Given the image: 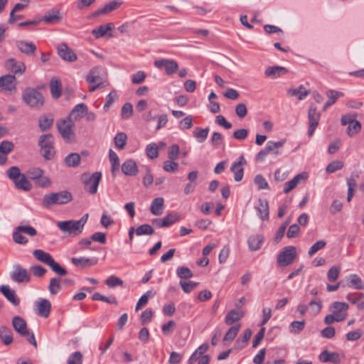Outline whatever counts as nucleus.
Returning <instances> with one entry per match:
<instances>
[{
  "mask_svg": "<svg viewBox=\"0 0 364 364\" xmlns=\"http://www.w3.org/2000/svg\"><path fill=\"white\" fill-rule=\"evenodd\" d=\"M33 255L37 260L49 266L51 269L59 276H64L67 274V270L55 262L49 253L43 250H35L33 252Z\"/></svg>",
  "mask_w": 364,
  "mask_h": 364,
  "instance_id": "nucleus-1",
  "label": "nucleus"
},
{
  "mask_svg": "<svg viewBox=\"0 0 364 364\" xmlns=\"http://www.w3.org/2000/svg\"><path fill=\"white\" fill-rule=\"evenodd\" d=\"M71 115L65 119H61L57 122V127L62 138L66 143H73L75 141L74 122L70 119Z\"/></svg>",
  "mask_w": 364,
  "mask_h": 364,
  "instance_id": "nucleus-2",
  "label": "nucleus"
},
{
  "mask_svg": "<svg viewBox=\"0 0 364 364\" xmlns=\"http://www.w3.org/2000/svg\"><path fill=\"white\" fill-rule=\"evenodd\" d=\"M23 102L30 107L39 109L44 105V97L38 89L27 87L22 93Z\"/></svg>",
  "mask_w": 364,
  "mask_h": 364,
  "instance_id": "nucleus-3",
  "label": "nucleus"
},
{
  "mask_svg": "<svg viewBox=\"0 0 364 364\" xmlns=\"http://www.w3.org/2000/svg\"><path fill=\"white\" fill-rule=\"evenodd\" d=\"M8 177L13 181L17 189L28 191L31 189L32 185L26 178L25 174L21 173L17 166H11L7 171Z\"/></svg>",
  "mask_w": 364,
  "mask_h": 364,
  "instance_id": "nucleus-4",
  "label": "nucleus"
},
{
  "mask_svg": "<svg viewBox=\"0 0 364 364\" xmlns=\"http://www.w3.org/2000/svg\"><path fill=\"white\" fill-rule=\"evenodd\" d=\"M73 199L71 193L68 191H62L58 193L46 194L43 198V205L49 208L53 205H63L69 203Z\"/></svg>",
  "mask_w": 364,
  "mask_h": 364,
  "instance_id": "nucleus-5",
  "label": "nucleus"
},
{
  "mask_svg": "<svg viewBox=\"0 0 364 364\" xmlns=\"http://www.w3.org/2000/svg\"><path fill=\"white\" fill-rule=\"evenodd\" d=\"M89 214H85L79 220H67L58 223V227L64 232L69 234L81 232L82 228L87 222Z\"/></svg>",
  "mask_w": 364,
  "mask_h": 364,
  "instance_id": "nucleus-6",
  "label": "nucleus"
},
{
  "mask_svg": "<svg viewBox=\"0 0 364 364\" xmlns=\"http://www.w3.org/2000/svg\"><path fill=\"white\" fill-rule=\"evenodd\" d=\"M326 95L328 97V100L322 104L321 107L316 105L311 106L309 114H320L321 112H325L328 107L334 104L340 97L343 95L341 92L333 90H327Z\"/></svg>",
  "mask_w": 364,
  "mask_h": 364,
  "instance_id": "nucleus-7",
  "label": "nucleus"
},
{
  "mask_svg": "<svg viewBox=\"0 0 364 364\" xmlns=\"http://www.w3.org/2000/svg\"><path fill=\"white\" fill-rule=\"evenodd\" d=\"M285 142V139L278 141H268L265 147L257 153L256 160L258 161H263L265 157L269 154H273L276 156L279 154L278 149L283 146Z\"/></svg>",
  "mask_w": 364,
  "mask_h": 364,
  "instance_id": "nucleus-8",
  "label": "nucleus"
},
{
  "mask_svg": "<svg viewBox=\"0 0 364 364\" xmlns=\"http://www.w3.org/2000/svg\"><path fill=\"white\" fill-rule=\"evenodd\" d=\"M11 279L17 284H28L31 281V275L26 268L20 264H15L10 272Z\"/></svg>",
  "mask_w": 364,
  "mask_h": 364,
  "instance_id": "nucleus-9",
  "label": "nucleus"
},
{
  "mask_svg": "<svg viewBox=\"0 0 364 364\" xmlns=\"http://www.w3.org/2000/svg\"><path fill=\"white\" fill-rule=\"evenodd\" d=\"M296 257V249L294 246L285 247L277 256V263L281 267L291 264Z\"/></svg>",
  "mask_w": 364,
  "mask_h": 364,
  "instance_id": "nucleus-10",
  "label": "nucleus"
},
{
  "mask_svg": "<svg viewBox=\"0 0 364 364\" xmlns=\"http://www.w3.org/2000/svg\"><path fill=\"white\" fill-rule=\"evenodd\" d=\"M156 68L164 69L167 75H171L176 73L178 69V63L172 59L161 58L156 60L154 63Z\"/></svg>",
  "mask_w": 364,
  "mask_h": 364,
  "instance_id": "nucleus-11",
  "label": "nucleus"
},
{
  "mask_svg": "<svg viewBox=\"0 0 364 364\" xmlns=\"http://www.w3.org/2000/svg\"><path fill=\"white\" fill-rule=\"evenodd\" d=\"M114 28V25L113 23H108L106 24H102L99 27L92 29V35L95 36V38H113L114 35L112 33V31Z\"/></svg>",
  "mask_w": 364,
  "mask_h": 364,
  "instance_id": "nucleus-12",
  "label": "nucleus"
},
{
  "mask_svg": "<svg viewBox=\"0 0 364 364\" xmlns=\"http://www.w3.org/2000/svg\"><path fill=\"white\" fill-rule=\"evenodd\" d=\"M341 124L343 125L348 124V134L350 136L357 134L361 129L360 122L355 120V119L352 117V115H343L341 119Z\"/></svg>",
  "mask_w": 364,
  "mask_h": 364,
  "instance_id": "nucleus-13",
  "label": "nucleus"
},
{
  "mask_svg": "<svg viewBox=\"0 0 364 364\" xmlns=\"http://www.w3.org/2000/svg\"><path fill=\"white\" fill-rule=\"evenodd\" d=\"M247 161L243 155L240 156L239 161L234 162L231 167L230 171L234 173V179L235 181L239 182L242 181L244 175L243 165L246 164Z\"/></svg>",
  "mask_w": 364,
  "mask_h": 364,
  "instance_id": "nucleus-14",
  "label": "nucleus"
},
{
  "mask_svg": "<svg viewBox=\"0 0 364 364\" xmlns=\"http://www.w3.org/2000/svg\"><path fill=\"white\" fill-rule=\"evenodd\" d=\"M57 50L59 56L63 60L68 62H74L77 60L76 55L65 43L58 44Z\"/></svg>",
  "mask_w": 364,
  "mask_h": 364,
  "instance_id": "nucleus-15",
  "label": "nucleus"
},
{
  "mask_svg": "<svg viewBox=\"0 0 364 364\" xmlns=\"http://www.w3.org/2000/svg\"><path fill=\"white\" fill-rule=\"evenodd\" d=\"M16 46L18 49L28 56H34L37 50L36 46L32 42L26 41H17Z\"/></svg>",
  "mask_w": 364,
  "mask_h": 364,
  "instance_id": "nucleus-16",
  "label": "nucleus"
},
{
  "mask_svg": "<svg viewBox=\"0 0 364 364\" xmlns=\"http://www.w3.org/2000/svg\"><path fill=\"white\" fill-rule=\"evenodd\" d=\"M12 326L14 330L21 336H27L28 331L27 329V323L26 321L18 316H15L12 318Z\"/></svg>",
  "mask_w": 364,
  "mask_h": 364,
  "instance_id": "nucleus-17",
  "label": "nucleus"
},
{
  "mask_svg": "<svg viewBox=\"0 0 364 364\" xmlns=\"http://www.w3.org/2000/svg\"><path fill=\"white\" fill-rule=\"evenodd\" d=\"M37 314L43 318H48L51 310V304L46 299H40L36 304Z\"/></svg>",
  "mask_w": 364,
  "mask_h": 364,
  "instance_id": "nucleus-18",
  "label": "nucleus"
},
{
  "mask_svg": "<svg viewBox=\"0 0 364 364\" xmlns=\"http://www.w3.org/2000/svg\"><path fill=\"white\" fill-rule=\"evenodd\" d=\"M307 178L308 174L306 172H302L297 174L291 180L285 183L283 192L284 193H289L291 190L296 187L301 181H305Z\"/></svg>",
  "mask_w": 364,
  "mask_h": 364,
  "instance_id": "nucleus-19",
  "label": "nucleus"
},
{
  "mask_svg": "<svg viewBox=\"0 0 364 364\" xmlns=\"http://www.w3.org/2000/svg\"><path fill=\"white\" fill-rule=\"evenodd\" d=\"M0 292L6 297V299L10 301L14 306H18L20 304V299L16 296L15 291L11 289L9 286L1 285L0 286Z\"/></svg>",
  "mask_w": 364,
  "mask_h": 364,
  "instance_id": "nucleus-20",
  "label": "nucleus"
},
{
  "mask_svg": "<svg viewBox=\"0 0 364 364\" xmlns=\"http://www.w3.org/2000/svg\"><path fill=\"white\" fill-rule=\"evenodd\" d=\"M348 304L344 302L335 301L330 306V311L333 314L343 317V320L347 316V310Z\"/></svg>",
  "mask_w": 364,
  "mask_h": 364,
  "instance_id": "nucleus-21",
  "label": "nucleus"
},
{
  "mask_svg": "<svg viewBox=\"0 0 364 364\" xmlns=\"http://www.w3.org/2000/svg\"><path fill=\"white\" fill-rule=\"evenodd\" d=\"M14 148L13 142L9 141H2L0 143V165H4L7 161V155Z\"/></svg>",
  "mask_w": 364,
  "mask_h": 364,
  "instance_id": "nucleus-22",
  "label": "nucleus"
},
{
  "mask_svg": "<svg viewBox=\"0 0 364 364\" xmlns=\"http://www.w3.org/2000/svg\"><path fill=\"white\" fill-rule=\"evenodd\" d=\"M5 66L7 70H10L11 72L15 74H22L26 70V66L23 63L17 62L14 58H10L7 60L5 63Z\"/></svg>",
  "mask_w": 364,
  "mask_h": 364,
  "instance_id": "nucleus-23",
  "label": "nucleus"
},
{
  "mask_svg": "<svg viewBox=\"0 0 364 364\" xmlns=\"http://www.w3.org/2000/svg\"><path fill=\"white\" fill-rule=\"evenodd\" d=\"M264 241V237L263 235L257 234L252 235L249 237L247 240V244L250 250L251 251H257L261 248L262 244Z\"/></svg>",
  "mask_w": 364,
  "mask_h": 364,
  "instance_id": "nucleus-24",
  "label": "nucleus"
},
{
  "mask_svg": "<svg viewBox=\"0 0 364 364\" xmlns=\"http://www.w3.org/2000/svg\"><path fill=\"white\" fill-rule=\"evenodd\" d=\"M288 73V70L282 66H271L268 67L265 72V76L271 77L272 79H276L277 77H279L282 75H284Z\"/></svg>",
  "mask_w": 364,
  "mask_h": 364,
  "instance_id": "nucleus-25",
  "label": "nucleus"
},
{
  "mask_svg": "<svg viewBox=\"0 0 364 364\" xmlns=\"http://www.w3.org/2000/svg\"><path fill=\"white\" fill-rule=\"evenodd\" d=\"M318 359L321 362H331L333 363V364H338L341 362V358L338 353L330 352L327 350H323L318 355Z\"/></svg>",
  "mask_w": 364,
  "mask_h": 364,
  "instance_id": "nucleus-26",
  "label": "nucleus"
},
{
  "mask_svg": "<svg viewBox=\"0 0 364 364\" xmlns=\"http://www.w3.org/2000/svg\"><path fill=\"white\" fill-rule=\"evenodd\" d=\"M258 216L262 220L269 219V204L266 199L259 198L258 200V205L256 206Z\"/></svg>",
  "mask_w": 364,
  "mask_h": 364,
  "instance_id": "nucleus-27",
  "label": "nucleus"
},
{
  "mask_svg": "<svg viewBox=\"0 0 364 364\" xmlns=\"http://www.w3.org/2000/svg\"><path fill=\"white\" fill-rule=\"evenodd\" d=\"M122 171L127 176H135L138 173V168L135 161L133 159H128L125 161L122 165Z\"/></svg>",
  "mask_w": 364,
  "mask_h": 364,
  "instance_id": "nucleus-28",
  "label": "nucleus"
},
{
  "mask_svg": "<svg viewBox=\"0 0 364 364\" xmlns=\"http://www.w3.org/2000/svg\"><path fill=\"white\" fill-rule=\"evenodd\" d=\"M121 4V0H113L106 4L103 8L92 13V16H98L102 14H108L117 9Z\"/></svg>",
  "mask_w": 364,
  "mask_h": 364,
  "instance_id": "nucleus-29",
  "label": "nucleus"
},
{
  "mask_svg": "<svg viewBox=\"0 0 364 364\" xmlns=\"http://www.w3.org/2000/svg\"><path fill=\"white\" fill-rule=\"evenodd\" d=\"M309 91L307 90L302 85L296 87L289 88L287 90V94L290 97H295L297 100H301L304 99L309 94Z\"/></svg>",
  "mask_w": 364,
  "mask_h": 364,
  "instance_id": "nucleus-30",
  "label": "nucleus"
},
{
  "mask_svg": "<svg viewBox=\"0 0 364 364\" xmlns=\"http://www.w3.org/2000/svg\"><path fill=\"white\" fill-rule=\"evenodd\" d=\"M50 94L53 99H58L61 95L62 85L59 79L56 77L51 78L50 81Z\"/></svg>",
  "mask_w": 364,
  "mask_h": 364,
  "instance_id": "nucleus-31",
  "label": "nucleus"
},
{
  "mask_svg": "<svg viewBox=\"0 0 364 364\" xmlns=\"http://www.w3.org/2000/svg\"><path fill=\"white\" fill-rule=\"evenodd\" d=\"M164 200L161 197L154 198L150 207V211L154 215H161L163 213Z\"/></svg>",
  "mask_w": 364,
  "mask_h": 364,
  "instance_id": "nucleus-32",
  "label": "nucleus"
},
{
  "mask_svg": "<svg viewBox=\"0 0 364 364\" xmlns=\"http://www.w3.org/2000/svg\"><path fill=\"white\" fill-rule=\"evenodd\" d=\"M0 338L5 346H9L13 343V333L9 327L6 326H0Z\"/></svg>",
  "mask_w": 364,
  "mask_h": 364,
  "instance_id": "nucleus-33",
  "label": "nucleus"
},
{
  "mask_svg": "<svg viewBox=\"0 0 364 364\" xmlns=\"http://www.w3.org/2000/svg\"><path fill=\"white\" fill-rule=\"evenodd\" d=\"M101 70L102 72L101 75L99 76L94 75V72L92 71V92L107 85L105 71L102 68H101Z\"/></svg>",
  "mask_w": 364,
  "mask_h": 364,
  "instance_id": "nucleus-34",
  "label": "nucleus"
},
{
  "mask_svg": "<svg viewBox=\"0 0 364 364\" xmlns=\"http://www.w3.org/2000/svg\"><path fill=\"white\" fill-rule=\"evenodd\" d=\"M244 316V314L242 311L239 309H232L230 310L225 316V323L227 325H232L235 322L240 320Z\"/></svg>",
  "mask_w": 364,
  "mask_h": 364,
  "instance_id": "nucleus-35",
  "label": "nucleus"
},
{
  "mask_svg": "<svg viewBox=\"0 0 364 364\" xmlns=\"http://www.w3.org/2000/svg\"><path fill=\"white\" fill-rule=\"evenodd\" d=\"M62 279L60 277H53L50 279L48 291L50 294L55 295L62 289Z\"/></svg>",
  "mask_w": 364,
  "mask_h": 364,
  "instance_id": "nucleus-36",
  "label": "nucleus"
},
{
  "mask_svg": "<svg viewBox=\"0 0 364 364\" xmlns=\"http://www.w3.org/2000/svg\"><path fill=\"white\" fill-rule=\"evenodd\" d=\"M15 77L14 75H7L0 77V86L6 90L11 91L15 88L14 85Z\"/></svg>",
  "mask_w": 364,
  "mask_h": 364,
  "instance_id": "nucleus-37",
  "label": "nucleus"
},
{
  "mask_svg": "<svg viewBox=\"0 0 364 364\" xmlns=\"http://www.w3.org/2000/svg\"><path fill=\"white\" fill-rule=\"evenodd\" d=\"M53 136L50 134H44L40 136L38 145L41 149L54 148Z\"/></svg>",
  "mask_w": 364,
  "mask_h": 364,
  "instance_id": "nucleus-38",
  "label": "nucleus"
},
{
  "mask_svg": "<svg viewBox=\"0 0 364 364\" xmlns=\"http://www.w3.org/2000/svg\"><path fill=\"white\" fill-rule=\"evenodd\" d=\"M80 156L77 153H71L64 159V162L68 167H77L80 163Z\"/></svg>",
  "mask_w": 364,
  "mask_h": 364,
  "instance_id": "nucleus-39",
  "label": "nucleus"
},
{
  "mask_svg": "<svg viewBox=\"0 0 364 364\" xmlns=\"http://www.w3.org/2000/svg\"><path fill=\"white\" fill-rule=\"evenodd\" d=\"M109 159L111 163V173L114 176L115 172L118 171L120 166L119 159L117 154L112 149L109 151Z\"/></svg>",
  "mask_w": 364,
  "mask_h": 364,
  "instance_id": "nucleus-40",
  "label": "nucleus"
},
{
  "mask_svg": "<svg viewBox=\"0 0 364 364\" xmlns=\"http://www.w3.org/2000/svg\"><path fill=\"white\" fill-rule=\"evenodd\" d=\"M155 294L156 292L153 290H149L144 293L138 300L135 310L139 311L141 307L146 306L149 301V299L154 297Z\"/></svg>",
  "mask_w": 364,
  "mask_h": 364,
  "instance_id": "nucleus-41",
  "label": "nucleus"
},
{
  "mask_svg": "<svg viewBox=\"0 0 364 364\" xmlns=\"http://www.w3.org/2000/svg\"><path fill=\"white\" fill-rule=\"evenodd\" d=\"M209 130L210 129L208 127H206L205 129L196 127L195 128L193 134L198 142L202 143L207 139Z\"/></svg>",
  "mask_w": 364,
  "mask_h": 364,
  "instance_id": "nucleus-42",
  "label": "nucleus"
},
{
  "mask_svg": "<svg viewBox=\"0 0 364 364\" xmlns=\"http://www.w3.org/2000/svg\"><path fill=\"white\" fill-rule=\"evenodd\" d=\"M60 17L58 11H48L45 16L42 18L43 21L47 23H53L59 21Z\"/></svg>",
  "mask_w": 364,
  "mask_h": 364,
  "instance_id": "nucleus-43",
  "label": "nucleus"
},
{
  "mask_svg": "<svg viewBox=\"0 0 364 364\" xmlns=\"http://www.w3.org/2000/svg\"><path fill=\"white\" fill-rule=\"evenodd\" d=\"M320 115H309V129H308V136L311 137L314 133L315 129H316Z\"/></svg>",
  "mask_w": 364,
  "mask_h": 364,
  "instance_id": "nucleus-44",
  "label": "nucleus"
},
{
  "mask_svg": "<svg viewBox=\"0 0 364 364\" xmlns=\"http://www.w3.org/2000/svg\"><path fill=\"white\" fill-rule=\"evenodd\" d=\"M92 300L101 301H104L107 304H114V305H117V304H118L117 299H116V297L114 296H110L107 297L105 296L102 295L101 294H100L98 292H96L94 294H92Z\"/></svg>",
  "mask_w": 364,
  "mask_h": 364,
  "instance_id": "nucleus-45",
  "label": "nucleus"
},
{
  "mask_svg": "<svg viewBox=\"0 0 364 364\" xmlns=\"http://www.w3.org/2000/svg\"><path fill=\"white\" fill-rule=\"evenodd\" d=\"M53 123V118L51 115L41 117L38 120L39 127L41 131L44 132L49 129Z\"/></svg>",
  "mask_w": 364,
  "mask_h": 364,
  "instance_id": "nucleus-46",
  "label": "nucleus"
},
{
  "mask_svg": "<svg viewBox=\"0 0 364 364\" xmlns=\"http://www.w3.org/2000/svg\"><path fill=\"white\" fill-rule=\"evenodd\" d=\"M240 328V324L230 327L223 338V342L232 341L237 336Z\"/></svg>",
  "mask_w": 364,
  "mask_h": 364,
  "instance_id": "nucleus-47",
  "label": "nucleus"
},
{
  "mask_svg": "<svg viewBox=\"0 0 364 364\" xmlns=\"http://www.w3.org/2000/svg\"><path fill=\"white\" fill-rule=\"evenodd\" d=\"M127 139V136L126 134L124 132L117 133L114 138L115 146L119 149H123L126 144Z\"/></svg>",
  "mask_w": 364,
  "mask_h": 364,
  "instance_id": "nucleus-48",
  "label": "nucleus"
},
{
  "mask_svg": "<svg viewBox=\"0 0 364 364\" xmlns=\"http://www.w3.org/2000/svg\"><path fill=\"white\" fill-rule=\"evenodd\" d=\"M252 336V331L250 328L246 329L242 336H241L237 340V343L240 346V348H245L248 343L249 340Z\"/></svg>",
  "mask_w": 364,
  "mask_h": 364,
  "instance_id": "nucleus-49",
  "label": "nucleus"
},
{
  "mask_svg": "<svg viewBox=\"0 0 364 364\" xmlns=\"http://www.w3.org/2000/svg\"><path fill=\"white\" fill-rule=\"evenodd\" d=\"M114 224V221L111 215H108L106 211L103 212L100 219V225L105 229H109Z\"/></svg>",
  "mask_w": 364,
  "mask_h": 364,
  "instance_id": "nucleus-50",
  "label": "nucleus"
},
{
  "mask_svg": "<svg viewBox=\"0 0 364 364\" xmlns=\"http://www.w3.org/2000/svg\"><path fill=\"white\" fill-rule=\"evenodd\" d=\"M154 232V228L149 224H144L136 229V234L140 235H151Z\"/></svg>",
  "mask_w": 364,
  "mask_h": 364,
  "instance_id": "nucleus-51",
  "label": "nucleus"
},
{
  "mask_svg": "<svg viewBox=\"0 0 364 364\" xmlns=\"http://www.w3.org/2000/svg\"><path fill=\"white\" fill-rule=\"evenodd\" d=\"M177 276L182 279H190L193 277V272L186 267H178L176 269Z\"/></svg>",
  "mask_w": 364,
  "mask_h": 364,
  "instance_id": "nucleus-52",
  "label": "nucleus"
},
{
  "mask_svg": "<svg viewBox=\"0 0 364 364\" xmlns=\"http://www.w3.org/2000/svg\"><path fill=\"white\" fill-rule=\"evenodd\" d=\"M105 284L109 288H114L116 287H122L124 282L119 277L112 275L105 280Z\"/></svg>",
  "mask_w": 364,
  "mask_h": 364,
  "instance_id": "nucleus-53",
  "label": "nucleus"
},
{
  "mask_svg": "<svg viewBox=\"0 0 364 364\" xmlns=\"http://www.w3.org/2000/svg\"><path fill=\"white\" fill-rule=\"evenodd\" d=\"M146 154L151 159L157 158L159 156V150L156 144L155 143L148 144L146 148Z\"/></svg>",
  "mask_w": 364,
  "mask_h": 364,
  "instance_id": "nucleus-54",
  "label": "nucleus"
},
{
  "mask_svg": "<svg viewBox=\"0 0 364 364\" xmlns=\"http://www.w3.org/2000/svg\"><path fill=\"white\" fill-rule=\"evenodd\" d=\"M176 327V323L174 321L171 320L162 325L161 331L165 336H168L172 334Z\"/></svg>",
  "mask_w": 364,
  "mask_h": 364,
  "instance_id": "nucleus-55",
  "label": "nucleus"
},
{
  "mask_svg": "<svg viewBox=\"0 0 364 364\" xmlns=\"http://www.w3.org/2000/svg\"><path fill=\"white\" fill-rule=\"evenodd\" d=\"M255 183L257 186L259 190H269V186L266 179L260 174L257 175L254 179Z\"/></svg>",
  "mask_w": 364,
  "mask_h": 364,
  "instance_id": "nucleus-56",
  "label": "nucleus"
},
{
  "mask_svg": "<svg viewBox=\"0 0 364 364\" xmlns=\"http://www.w3.org/2000/svg\"><path fill=\"white\" fill-rule=\"evenodd\" d=\"M347 186H348V194H347V200L350 202L353 197L354 189L357 186L356 181L353 178H349L347 179Z\"/></svg>",
  "mask_w": 364,
  "mask_h": 364,
  "instance_id": "nucleus-57",
  "label": "nucleus"
},
{
  "mask_svg": "<svg viewBox=\"0 0 364 364\" xmlns=\"http://www.w3.org/2000/svg\"><path fill=\"white\" fill-rule=\"evenodd\" d=\"M305 321H294L291 323L289 326V330L291 333L297 334L299 333L304 328Z\"/></svg>",
  "mask_w": 364,
  "mask_h": 364,
  "instance_id": "nucleus-58",
  "label": "nucleus"
},
{
  "mask_svg": "<svg viewBox=\"0 0 364 364\" xmlns=\"http://www.w3.org/2000/svg\"><path fill=\"white\" fill-rule=\"evenodd\" d=\"M179 285L181 286V289H183V291L185 293L188 294L191 291H192L198 286V283L195 282H192V281H189V282L180 281Z\"/></svg>",
  "mask_w": 364,
  "mask_h": 364,
  "instance_id": "nucleus-59",
  "label": "nucleus"
},
{
  "mask_svg": "<svg viewBox=\"0 0 364 364\" xmlns=\"http://www.w3.org/2000/svg\"><path fill=\"white\" fill-rule=\"evenodd\" d=\"M326 243L323 240L317 241L314 243L309 250L308 254L310 257H312L315 255L318 251L322 250L325 247Z\"/></svg>",
  "mask_w": 364,
  "mask_h": 364,
  "instance_id": "nucleus-60",
  "label": "nucleus"
},
{
  "mask_svg": "<svg viewBox=\"0 0 364 364\" xmlns=\"http://www.w3.org/2000/svg\"><path fill=\"white\" fill-rule=\"evenodd\" d=\"M16 230L18 232L26 234L31 237H33L37 235L36 230L31 226L19 225L16 228Z\"/></svg>",
  "mask_w": 364,
  "mask_h": 364,
  "instance_id": "nucleus-61",
  "label": "nucleus"
},
{
  "mask_svg": "<svg viewBox=\"0 0 364 364\" xmlns=\"http://www.w3.org/2000/svg\"><path fill=\"white\" fill-rule=\"evenodd\" d=\"M180 217L177 214H168L163 218V224L165 227H168L179 220Z\"/></svg>",
  "mask_w": 364,
  "mask_h": 364,
  "instance_id": "nucleus-62",
  "label": "nucleus"
},
{
  "mask_svg": "<svg viewBox=\"0 0 364 364\" xmlns=\"http://www.w3.org/2000/svg\"><path fill=\"white\" fill-rule=\"evenodd\" d=\"M43 174V171L40 168H31L28 171V176L32 180H37Z\"/></svg>",
  "mask_w": 364,
  "mask_h": 364,
  "instance_id": "nucleus-63",
  "label": "nucleus"
},
{
  "mask_svg": "<svg viewBox=\"0 0 364 364\" xmlns=\"http://www.w3.org/2000/svg\"><path fill=\"white\" fill-rule=\"evenodd\" d=\"M82 355L80 352L77 351L72 353L68 359V364H82Z\"/></svg>",
  "mask_w": 364,
  "mask_h": 364,
  "instance_id": "nucleus-64",
  "label": "nucleus"
}]
</instances>
